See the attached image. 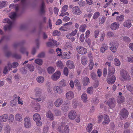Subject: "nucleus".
Returning a JSON list of instances; mask_svg holds the SVG:
<instances>
[{
  "label": "nucleus",
  "mask_w": 133,
  "mask_h": 133,
  "mask_svg": "<svg viewBox=\"0 0 133 133\" xmlns=\"http://www.w3.org/2000/svg\"><path fill=\"white\" fill-rule=\"evenodd\" d=\"M45 6L43 0H42V2L39 7V12L40 14L42 15L44 14L45 12Z\"/></svg>",
  "instance_id": "nucleus-5"
},
{
  "label": "nucleus",
  "mask_w": 133,
  "mask_h": 133,
  "mask_svg": "<svg viewBox=\"0 0 133 133\" xmlns=\"http://www.w3.org/2000/svg\"><path fill=\"white\" fill-rule=\"evenodd\" d=\"M119 114L121 116V118H127L129 113L128 111L125 109L123 108L121 110Z\"/></svg>",
  "instance_id": "nucleus-7"
},
{
  "label": "nucleus",
  "mask_w": 133,
  "mask_h": 133,
  "mask_svg": "<svg viewBox=\"0 0 133 133\" xmlns=\"http://www.w3.org/2000/svg\"><path fill=\"white\" fill-rule=\"evenodd\" d=\"M53 112L56 116H59L62 115V112L61 110L57 109H54Z\"/></svg>",
  "instance_id": "nucleus-24"
},
{
  "label": "nucleus",
  "mask_w": 133,
  "mask_h": 133,
  "mask_svg": "<svg viewBox=\"0 0 133 133\" xmlns=\"http://www.w3.org/2000/svg\"><path fill=\"white\" fill-rule=\"evenodd\" d=\"M17 101H15V99H13L10 102V105L12 106H15L16 104Z\"/></svg>",
  "instance_id": "nucleus-57"
},
{
  "label": "nucleus",
  "mask_w": 133,
  "mask_h": 133,
  "mask_svg": "<svg viewBox=\"0 0 133 133\" xmlns=\"http://www.w3.org/2000/svg\"><path fill=\"white\" fill-rule=\"evenodd\" d=\"M69 128L68 125H66L64 126L62 133H69Z\"/></svg>",
  "instance_id": "nucleus-34"
},
{
  "label": "nucleus",
  "mask_w": 133,
  "mask_h": 133,
  "mask_svg": "<svg viewBox=\"0 0 133 133\" xmlns=\"http://www.w3.org/2000/svg\"><path fill=\"white\" fill-rule=\"evenodd\" d=\"M78 4L79 6L81 7H83L85 6V2L81 1L79 2Z\"/></svg>",
  "instance_id": "nucleus-58"
},
{
  "label": "nucleus",
  "mask_w": 133,
  "mask_h": 133,
  "mask_svg": "<svg viewBox=\"0 0 133 133\" xmlns=\"http://www.w3.org/2000/svg\"><path fill=\"white\" fill-rule=\"evenodd\" d=\"M36 80L38 83H41L43 82L44 78L43 77L40 76L37 78Z\"/></svg>",
  "instance_id": "nucleus-38"
},
{
  "label": "nucleus",
  "mask_w": 133,
  "mask_h": 133,
  "mask_svg": "<svg viewBox=\"0 0 133 133\" xmlns=\"http://www.w3.org/2000/svg\"><path fill=\"white\" fill-rule=\"evenodd\" d=\"M19 51L22 54H24L26 52L27 56H28V52L26 51V49L23 46L21 47Z\"/></svg>",
  "instance_id": "nucleus-41"
},
{
  "label": "nucleus",
  "mask_w": 133,
  "mask_h": 133,
  "mask_svg": "<svg viewBox=\"0 0 133 133\" xmlns=\"http://www.w3.org/2000/svg\"><path fill=\"white\" fill-rule=\"evenodd\" d=\"M68 6L67 5H66L64 6L62 9V12H65L68 9Z\"/></svg>",
  "instance_id": "nucleus-64"
},
{
  "label": "nucleus",
  "mask_w": 133,
  "mask_h": 133,
  "mask_svg": "<svg viewBox=\"0 0 133 133\" xmlns=\"http://www.w3.org/2000/svg\"><path fill=\"white\" fill-rule=\"evenodd\" d=\"M16 16V13L15 12H12L9 15V17L13 20L15 19Z\"/></svg>",
  "instance_id": "nucleus-37"
},
{
  "label": "nucleus",
  "mask_w": 133,
  "mask_h": 133,
  "mask_svg": "<svg viewBox=\"0 0 133 133\" xmlns=\"http://www.w3.org/2000/svg\"><path fill=\"white\" fill-rule=\"evenodd\" d=\"M116 18L117 21L122 22L124 20V16L122 15L120 16H118L116 17Z\"/></svg>",
  "instance_id": "nucleus-42"
},
{
  "label": "nucleus",
  "mask_w": 133,
  "mask_h": 133,
  "mask_svg": "<svg viewBox=\"0 0 133 133\" xmlns=\"http://www.w3.org/2000/svg\"><path fill=\"white\" fill-rule=\"evenodd\" d=\"M4 53L6 56L7 57H9L11 56H12V54L10 51H7L4 52Z\"/></svg>",
  "instance_id": "nucleus-59"
},
{
  "label": "nucleus",
  "mask_w": 133,
  "mask_h": 133,
  "mask_svg": "<svg viewBox=\"0 0 133 133\" xmlns=\"http://www.w3.org/2000/svg\"><path fill=\"white\" fill-rule=\"evenodd\" d=\"M114 64L116 66H119L120 64V62L119 60L117 58H116L114 59Z\"/></svg>",
  "instance_id": "nucleus-53"
},
{
  "label": "nucleus",
  "mask_w": 133,
  "mask_h": 133,
  "mask_svg": "<svg viewBox=\"0 0 133 133\" xmlns=\"http://www.w3.org/2000/svg\"><path fill=\"white\" fill-rule=\"evenodd\" d=\"M57 66L61 69H62L63 67V65L62 62L60 61L57 62Z\"/></svg>",
  "instance_id": "nucleus-48"
},
{
  "label": "nucleus",
  "mask_w": 133,
  "mask_h": 133,
  "mask_svg": "<svg viewBox=\"0 0 133 133\" xmlns=\"http://www.w3.org/2000/svg\"><path fill=\"white\" fill-rule=\"evenodd\" d=\"M59 84L62 87H64L66 85L65 81L64 80H62L59 82Z\"/></svg>",
  "instance_id": "nucleus-56"
},
{
  "label": "nucleus",
  "mask_w": 133,
  "mask_h": 133,
  "mask_svg": "<svg viewBox=\"0 0 133 133\" xmlns=\"http://www.w3.org/2000/svg\"><path fill=\"white\" fill-rule=\"evenodd\" d=\"M3 22V23H7L9 24L6 25L4 26V31H10L12 28L13 22L11 21L8 18H6L4 19Z\"/></svg>",
  "instance_id": "nucleus-3"
},
{
  "label": "nucleus",
  "mask_w": 133,
  "mask_h": 133,
  "mask_svg": "<svg viewBox=\"0 0 133 133\" xmlns=\"http://www.w3.org/2000/svg\"><path fill=\"white\" fill-rule=\"evenodd\" d=\"M81 99L83 101L84 103L87 102V96L86 93H83L81 96Z\"/></svg>",
  "instance_id": "nucleus-32"
},
{
  "label": "nucleus",
  "mask_w": 133,
  "mask_h": 133,
  "mask_svg": "<svg viewBox=\"0 0 133 133\" xmlns=\"http://www.w3.org/2000/svg\"><path fill=\"white\" fill-rule=\"evenodd\" d=\"M108 49V47L107 45L104 44L102 45V47L100 48V49L101 52L102 53L104 52L105 50Z\"/></svg>",
  "instance_id": "nucleus-22"
},
{
  "label": "nucleus",
  "mask_w": 133,
  "mask_h": 133,
  "mask_svg": "<svg viewBox=\"0 0 133 133\" xmlns=\"http://www.w3.org/2000/svg\"><path fill=\"white\" fill-rule=\"evenodd\" d=\"M93 60L92 59H91L90 61V63L89 66L90 68V70L92 69L94 65V63L93 62Z\"/></svg>",
  "instance_id": "nucleus-50"
},
{
  "label": "nucleus",
  "mask_w": 133,
  "mask_h": 133,
  "mask_svg": "<svg viewBox=\"0 0 133 133\" xmlns=\"http://www.w3.org/2000/svg\"><path fill=\"white\" fill-rule=\"evenodd\" d=\"M25 43V41H22L19 42L15 43L13 44V46L14 48H16L18 46L23 45Z\"/></svg>",
  "instance_id": "nucleus-31"
},
{
  "label": "nucleus",
  "mask_w": 133,
  "mask_h": 133,
  "mask_svg": "<svg viewBox=\"0 0 133 133\" xmlns=\"http://www.w3.org/2000/svg\"><path fill=\"white\" fill-rule=\"evenodd\" d=\"M67 66L70 69H72L74 68V63L72 61H68L66 64Z\"/></svg>",
  "instance_id": "nucleus-30"
},
{
  "label": "nucleus",
  "mask_w": 133,
  "mask_h": 133,
  "mask_svg": "<svg viewBox=\"0 0 133 133\" xmlns=\"http://www.w3.org/2000/svg\"><path fill=\"white\" fill-rule=\"evenodd\" d=\"M48 73L49 74H53L55 71V69L52 67L50 66L47 69Z\"/></svg>",
  "instance_id": "nucleus-35"
},
{
  "label": "nucleus",
  "mask_w": 133,
  "mask_h": 133,
  "mask_svg": "<svg viewBox=\"0 0 133 133\" xmlns=\"http://www.w3.org/2000/svg\"><path fill=\"white\" fill-rule=\"evenodd\" d=\"M120 73L122 80L129 81L130 80L131 77L127 71L124 70H121L120 71Z\"/></svg>",
  "instance_id": "nucleus-2"
},
{
  "label": "nucleus",
  "mask_w": 133,
  "mask_h": 133,
  "mask_svg": "<svg viewBox=\"0 0 133 133\" xmlns=\"http://www.w3.org/2000/svg\"><path fill=\"white\" fill-rule=\"evenodd\" d=\"M90 82L89 79L88 77H84L83 79V83L84 86L87 85Z\"/></svg>",
  "instance_id": "nucleus-21"
},
{
  "label": "nucleus",
  "mask_w": 133,
  "mask_h": 133,
  "mask_svg": "<svg viewBox=\"0 0 133 133\" xmlns=\"http://www.w3.org/2000/svg\"><path fill=\"white\" fill-rule=\"evenodd\" d=\"M21 73L24 74H26L27 72V70L25 67L22 68L21 69Z\"/></svg>",
  "instance_id": "nucleus-54"
},
{
  "label": "nucleus",
  "mask_w": 133,
  "mask_h": 133,
  "mask_svg": "<svg viewBox=\"0 0 133 133\" xmlns=\"http://www.w3.org/2000/svg\"><path fill=\"white\" fill-rule=\"evenodd\" d=\"M72 9L73 13L74 14L79 15L82 13V12L80 10L78 6H75Z\"/></svg>",
  "instance_id": "nucleus-14"
},
{
  "label": "nucleus",
  "mask_w": 133,
  "mask_h": 133,
  "mask_svg": "<svg viewBox=\"0 0 133 133\" xmlns=\"http://www.w3.org/2000/svg\"><path fill=\"white\" fill-rule=\"evenodd\" d=\"M15 8L16 11L17 12L19 9V7L18 4H16L15 5L14 4H11L9 6V8Z\"/></svg>",
  "instance_id": "nucleus-33"
},
{
  "label": "nucleus",
  "mask_w": 133,
  "mask_h": 133,
  "mask_svg": "<svg viewBox=\"0 0 133 133\" xmlns=\"http://www.w3.org/2000/svg\"><path fill=\"white\" fill-rule=\"evenodd\" d=\"M81 63L84 65H86L88 63L87 58L85 56H83L81 58Z\"/></svg>",
  "instance_id": "nucleus-27"
},
{
  "label": "nucleus",
  "mask_w": 133,
  "mask_h": 133,
  "mask_svg": "<svg viewBox=\"0 0 133 133\" xmlns=\"http://www.w3.org/2000/svg\"><path fill=\"white\" fill-rule=\"evenodd\" d=\"M12 57L17 59H19L21 58V55L16 52L13 53L12 55Z\"/></svg>",
  "instance_id": "nucleus-39"
},
{
  "label": "nucleus",
  "mask_w": 133,
  "mask_h": 133,
  "mask_svg": "<svg viewBox=\"0 0 133 133\" xmlns=\"http://www.w3.org/2000/svg\"><path fill=\"white\" fill-rule=\"evenodd\" d=\"M31 106L34 108L36 111H39L40 109V106L39 104L37 103L33 102L31 103Z\"/></svg>",
  "instance_id": "nucleus-10"
},
{
  "label": "nucleus",
  "mask_w": 133,
  "mask_h": 133,
  "mask_svg": "<svg viewBox=\"0 0 133 133\" xmlns=\"http://www.w3.org/2000/svg\"><path fill=\"white\" fill-rule=\"evenodd\" d=\"M76 49L78 52L81 54H85L87 51V50L86 48L81 46H77Z\"/></svg>",
  "instance_id": "nucleus-8"
},
{
  "label": "nucleus",
  "mask_w": 133,
  "mask_h": 133,
  "mask_svg": "<svg viewBox=\"0 0 133 133\" xmlns=\"http://www.w3.org/2000/svg\"><path fill=\"white\" fill-rule=\"evenodd\" d=\"M67 38L70 40L71 42H73L75 39V38L72 36V35H71L70 33H68L66 35Z\"/></svg>",
  "instance_id": "nucleus-36"
},
{
  "label": "nucleus",
  "mask_w": 133,
  "mask_h": 133,
  "mask_svg": "<svg viewBox=\"0 0 133 133\" xmlns=\"http://www.w3.org/2000/svg\"><path fill=\"white\" fill-rule=\"evenodd\" d=\"M63 102L62 99L61 98H59L55 101L54 104L55 106L58 107L62 104Z\"/></svg>",
  "instance_id": "nucleus-17"
},
{
  "label": "nucleus",
  "mask_w": 133,
  "mask_h": 133,
  "mask_svg": "<svg viewBox=\"0 0 133 133\" xmlns=\"http://www.w3.org/2000/svg\"><path fill=\"white\" fill-rule=\"evenodd\" d=\"M115 100L114 98H110L108 100V105L110 108H112L115 106Z\"/></svg>",
  "instance_id": "nucleus-11"
},
{
  "label": "nucleus",
  "mask_w": 133,
  "mask_h": 133,
  "mask_svg": "<svg viewBox=\"0 0 133 133\" xmlns=\"http://www.w3.org/2000/svg\"><path fill=\"white\" fill-rule=\"evenodd\" d=\"M27 67L30 71H33L34 70V67L32 65L28 64L27 65Z\"/></svg>",
  "instance_id": "nucleus-43"
},
{
  "label": "nucleus",
  "mask_w": 133,
  "mask_h": 133,
  "mask_svg": "<svg viewBox=\"0 0 133 133\" xmlns=\"http://www.w3.org/2000/svg\"><path fill=\"white\" fill-rule=\"evenodd\" d=\"M46 116L49 118L52 121L54 120V116L51 111L49 110L46 112Z\"/></svg>",
  "instance_id": "nucleus-29"
},
{
  "label": "nucleus",
  "mask_w": 133,
  "mask_h": 133,
  "mask_svg": "<svg viewBox=\"0 0 133 133\" xmlns=\"http://www.w3.org/2000/svg\"><path fill=\"white\" fill-rule=\"evenodd\" d=\"M14 119V116L12 114H10L9 115L8 120L10 123L12 122Z\"/></svg>",
  "instance_id": "nucleus-52"
},
{
  "label": "nucleus",
  "mask_w": 133,
  "mask_h": 133,
  "mask_svg": "<svg viewBox=\"0 0 133 133\" xmlns=\"http://www.w3.org/2000/svg\"><path fill=\"white\" fill-rule=\"evenodd\" d=\"M15 118L17 121L19 122L22 121L23 119L22 115L19 113H17L15 115Z\"/></svg>",
  "instance_id": "nucleus-20"
},
{
  "label": "nucleus",
  "mask_w": 133,
  "mask_h": 133,
  "mask_svg": "<svg viewBox=\"0 0 133 133\" xmlns=\"http://www.w3.org/2000/svg\"><path fill=\"white\" fill-rule=\"evenodd\" d=\"M119 24L116 22L113 23L110 25V28L112 30H115L117 29L119 27Z\"/></svg>",
  "instance_id": "nucleus-18"
},
{
  "label": "nucleus",
  "mask_w": 133,
  "mask_h": 133,
  "mask_svg": "<svg viewBox=\"0 0 133 133\" xmlns=\"http://www.w3.org/2000/svg\"><path fill=\"white\" fill-rule=\"evenodd\" d=\"M123 40L125 42H130V40L129 37L125 36L123 37Z\"/></svg>",
  "instance_id": "nucleus-63"
},
{
  "label": "nucleus",
  "mask_w": 133,
  "mask_h": 133,
  "mask_svg": "<svg viewBox=\"0 0 133 133\" xmlns=\"http://www.w3.org/2000/svg\"><path fill=\"white\" fill-rule=\"evenodd\" d=\"M109 45H111L110 47L111 50L113 52H115L116 51L118 47V43L117 42H114L109 43Z\"/></svg>",
  "instance_id": "nucleus-4"
},
{
  "label": "nucleus",
  "mask_w": 133,
  "mask_h": 133,
  "mask_svg": "<svg viewBox=\"0 0 133 133\" xmlns=\"http://www.w3.org/2000/svg\"><path fill=\"white\" fill-rule=\"evenodd\" d=\"M126 86L127 89L133 95V87L129 85H127Z\"/></svg>",
  "instance_id": "nucleus-47"
},
{
  "label": "nucleus",
  "mask_w": 133,
  "mask_h": 133,
  "mask_svg": "<svg viewBox=\"0 0 133 133\" xmlns=\"http://www.w3.org/2000/svg\"><path fill=\"white\" fill-rule=\"evenodd\" d=\"M18 65V63L17 62H14L12 63V64L10 63H9L8 64V67L9 70H11L12 68H16Z\"/></svg>",
  "instance_id": "nucleus-15"
},
{
  "label": "nucleus",
  "mask_w": 133,
  "mask_h": 133,
  "mask_svg": "<svg viewBox=\"0 0 133 133\" xmlns=\"http://www.w3.org/2000/svg\"><path fill=\"white\" fill-rule=\"evenodd\" d=\"M74 94L71 91H70L66 94V97L68 99H71L74 98Z\"/></svg>",
  "instance_id": "nucleus-13"
},
{
  "label": "nucleus",
  "mask_w": 133,
  "mask_h": 133,
  "mask_svg": "<svg viewBox=\"0 0 133 133\" xmlns=\"http://www.w3.org/2000/svg\"><path fill=\"white\" fill-rule=\"evenodd\" d=\"M87 25L85 24H83L81 25L79 28V30L82 32H84L87 29Z\"/></svg>",
  "instance_id": "nucleus-40"
},
{
  "label": "nucleus",
  "mask_w": 133,
  "mask_h": 133,
  "mask_svg": "<svg viewBox=\"0 0 133 133\" xmlns=\"http://www.w3.org/2000/svg\"><path fill=\"white\" fill-rule=\"evenodd\" d=\"M9 71V68L8 65L7 66H5L4 68L3 72L4 74H6L8 73Z\"/></svg>",
  "instance_id": "nucleus-55"
},
{
  "label": "nucleus",
  "mask_w": 133,
  "mask_h": 133,
  "mask_svg": "<svg viewBox=\"0 0 133 133\" xmlns=\"http://www.w3.org/2000/svg\"><path fill=\"white\" fill-rule=\"evenodd\" d=\"M131 22L130 20H128L125 21L123 24V26L124 27L129 28L130 27L131 25Z\"/></svg>",
  "instance_id": "nucleus-26"
},
{
  "label": "nucleus",
  "mask_w": 133,
  "mask_h": 133,
  "mask_svg": "<svg viewBox=\"0 0 133 133\" xmlns=\"http://www.w3.org/2000/svg\"><path fill=\"white\" fill-rule=\"evenodd\" d=\"M53 90L55 92H57L58 94H61L63 91L62 87L59 86L54 87Z\"/></svg>",
  "instance_id": "nucleus-16"
},
{
  "label": "nucleus",
  "mask_w": 133,
  "mask_h": 133,
  "mask_svg": "<svg viewBox=\"0 0 133 133\" xmlns=\"http://www.w3.org/2000/svg\"><path fill=\"white\" fill-rule=\"evenodd\" d=\"M61 74L59 71H57L55 72L51 76V78L53 81H56L60 77Z\"/></svg>",
  "instance_id": "nucleus-9"
},
{
  "label": "nucleus",
  "mask_w": 133,
  "mask_h": 133,
  "mask_svg": "<svg viewBox=\"0 0 133 133\" xmlns=\"http://www.w3.org/2000/svg\"><path fill=\"white\" fill-rule=\"evenodd\" d=\"M124 101V97L121 96L118 97L117 99V101L118 103H122Z\"/></svg>",
  "instance_id": "nucleus-49"
},
{
  "label": "nucleus",
  "mask_w": 133,
  "mask_h": 133,
  "mask_svg": "<svg viewBox=\"0 0 133 133\" xmlns=\"http://www.w3.org/2000/svg\"><path fill=\"white\" fill-rule=\"evenodd\" d=\"M104 118V121L102 122V124L103 125L109 123L110 122L109 117L107 115H105Z\"/></svg>",
  "instance_id": "nucleus-28"
},
{
  "label": "nucleus",
  "mask_w": 133,
  "mask_h": 133,
  "mask_svg": "<svg viewBox=\"0 0 133 133\" xmlns=\"http://www.w3.org/2000/svg\"><path fill=\"white\" fill-rule=\"evenodd\" d=\"M65 122H62L61 123L60 125L58 126L57 130L60 133H62L63 127L65 126Z\"/></svg>",
  "instance_id": "nucleus-19"
},
{
  "label": "nucleus",
  "mask_w": 133,
  "mask_h": 133,
  "mask_svg": "<svg viewBox=\"0 0 133 133\" xmlns=\"http://www.w3.org/2000/svg\"><path fill=\"white\" fill-rule=\"evenodd\" d=\"M92 124L90 123L88 124L87 128V130L88 132H90L92 129Z\"/></svg>",
  "instance_id": "nucleus-46"
},
{
  "label": "nucleus",
  "mask_w": 133,
  "mask_h": 133,
  "mask_svg": "<svg viewBox=\"0 0 133 133\" xmlns=\"http://www.w3.org/2000/svg\"><path fill=\"white\" fill-rule=\"evenodd\" d=\"M115 72V68L113 67L110 68L109 69L108 77L106 79L107 82L109 84L112 85L115 82L116 78L113 74Z\"/></svg>",
  "instance_id": "nucleus-1"
},
{
  "label": "nucleus",
  "mask_w": 133,
  "mask_h": 133,
  "mask_svg": "<svg viewBox=\"0 0 133 133\" xmlns=\"http://www.w3.org/2000/svg\"><path fill=\"white\" fill-rule=\"evenodd\" d=\"M100 15V13L98 12H97L94 14L93 18L94 19H97L98 17Z\"/></svg>",
  "instance_id": "nucleus-61"
},
{
  "label": "nucleus",
  "mask_w": 133,
  "mask_h": 133,
  "mask_svg": "<svg viewBox=\"0 0 133 133\" xmlns=\"http://www.w3.org/2000/svg\"><path fill=\"white\" fill-rule=\"evenodd\" d=\"M8 115L6 114H4L0 116V121L1 122H5L8 119Z\"/></svg>",
  "instance_id": "nucleus-23"
},
{
  "label": "nucleus",
  "mask_w": 133,
  "mask_h": 133,
  "mask_svg": "<svg viewBox=\"0 0 133 133\" xmlns=\"http://www.w3.org/2000/svg\"><path fill=\"white\" fill-rule=\"evenodd\" d=\"M92 88V87H90L88 88L87 90V92L90 94H92L93 92Z\"/></svg>",
  "instance_id": "nucleus-51"
},
{
  "label": "nucleus",
  "mask_w": 133,
  "mask_h": 133,
  "mask_svg": "<svg viewBox=\"0 0 133 133\" xmlns=\"http://www.w3.org/2000/svg\"><path fill=\"white\" fill-rule=\"evenodd\" d=\"M35 62L39 65H41L42 64L43 61L41 59L38 58L35 60Z\"/></svg>",
  "instance_id": "nucleus-45"
},
{
  "label": "nucleus",
  "mask_w": 133,
  "mask_h": 133,
  "mask_svg": "<svg viewBox=\"0 0 133 133\" xmlns=\"http://www.w3.org/2000/svg\"><path fill=\"white\" fill-rule=\"evenodd\" d=\"M47 46L52 47L54 46V44L51 42H48L46 43Z\"/></svg>",
  "instance_id": "nucleus-60"
},
{
  "label": "nucleus",
  "mask_w": 133,
  "mask_h": 133,
  "mask_svg": "<svg viewBox=\"0 0 133 133\" xmlns=\"http://www.w3.org/2000/svg\"><path fill=\"white\" fill-rule=\"evenodd\" d=\"M33 119L35 121H40L41 117L39 115L38 113L35 114L33 116Z\"/></svg>",
  "instance_id": "nucleus-25"
},
{
  "label": "nucleus",
  "mask_w": 133,
  "mask_h": 133,
  "mask_svg": "<svg viewBox=\"0 0 133 133\" xmlns=\"http://www.w3.org/2000/svg\"><path fill=\"white\" fill-rule=\"evenodd\" d=\"M77 114L76 112L73 110L70 111L68 114V117L71 119H74L76 117Z\"/></svg>",
  "instance_id": "nucleus-12"
},
{
  "label": "nucleus",
  "mask_w": 133,
  "mask_h": 133,
  "mask_svg": "<svg viewBox=\"0 0 133 133\" xmlns=\"http://www.w3.org/2000/svg\"><path fill=\"white\" fill-rule=\"evenodd\" d=\"M24 127L26 128H30L31 125V123L30 118L27 116L25 117L24 118Z\"/></svg>",
  "instance_id": "nucleus-6"
},
{
  "label": "nucleus",
  "mask_w": 133,
  "mask_h": 133,
  "mask_svg": "<svg viewBox=\"0 0 133 133\" xmlns=\"http://www.w3.org/2000/svg\"><path fill=\"white\" fill-rule=\"evenodd\" d=\"M53 35L54 36H59L60 34V32H59L57 30H55L53 32Z\"/></svg>",
  "instance_id": "nucleus-62"
},
{
  "label": "nucleus",
  "mask_w": 133,
  "mask_h": 133,
  "mask_svg": "<svg viewBox=\"0 0 133 133\" xmlns=\"http://www.w3.org/2000/svg\"><path fill=\"white\" fill-rule=\"evenodd\" d=\"M10 126L8 125H6L4 128L5 133H10Z\"/></svg>",
  "instance_id": "nucleus-44"
}]
</instances>
